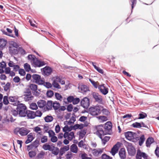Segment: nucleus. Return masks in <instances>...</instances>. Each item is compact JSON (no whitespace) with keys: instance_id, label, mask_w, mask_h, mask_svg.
<instances>
[{"instance_id":"obj_1","label":"nucleus","mask_w":159,"mask_h":159,"mask_svg":"<svg viewBox=\"0 0 159 159\" xmlns=\"http://www.w3.org/2000/svg\"><path fill=\"white\" fill-rule=\"evenodd\" d=\"M28 58L32 64L35 67H39L45 65L44 62L39 60L34 55H29L28 56Z\"/></svg>"},{"instance_id":"obj_2","label":"nucleus","mask_w":159,"mask_h":159,"mask_svg":"<svg viewBox=\"0 0 159 159\" xmlns=\"http://www.w3.org/2000/svg\"><path fill=\"white\" fill-rule=\"evenodd\" d=\"M16 105H17V110L18 111V115L20 117H25L26 116V106L24 104H18V102L15 103Z\"/></svg>"},{"instance_id":"obj_3","label":"nucleus","mask_w":159,"mask_h":159,"mask_svg":"<svg viewBox=\"0 0 159 159\" xmlns=\"http://www.w3.org/2000/svg\"><path fill=\"white\" fill-rule=\"evenodd\" d=\"M18 46L16 43L14 41L10 42L9 47V53L13 54H17L18 53Z\"/></svg>"},{"instance_id":"obj_4","label":"nucleus","mask_w":159,"mask_h":159,"mask_svg":"<svg viewBox=\"0 0 159 159\" xmlns=\"http://www.w3.org/2000/svg\"><path fill=\"white\" fill-rule=\"evenodd\" d=\"M100 106H96L90 107L89 109L90 114L93 116H97L100 114Z\"/></svg>"},{"instance_id":"obj_5","label":"nucleus","mask_w":159,"mask_h":159,"mask_svg":"<svg viewBox=\"0 0 159 159\" xmlns=\"http://www.w3.org/2000/svg\"><path fill=\"white\" fill-rule=\"evenodd\" d=\"M33 81L39 84H43L44 83V79L41 78L40 76L37 74H34L32 76Z\"/></svg>"},{"instance_id":"obj_6","label":"nucleus","mask_w":159,"mask_h":159,"mask_svg":"<svg viewBox=\"0 0 159 159\" xmlns=\"http://www.w3.org/2000/svg\"><path fill=\"white\" fill-rule=\"evenodd\" d=\"M112 124L110 121H107L105 124L104 128V132L106 135H110L112 133Z\"/></svg>"},{"instance_id":"obj_7","label":"nucleus","mask_w":159,"mask_h":159,"mask_svg":"<svg viewBox=\"0 0 159 159\" xmlns=\"http://www.w3.org/2000/svg\"><path fill=\"white\" fill-rule=\"evenodd\" d=\"M103 126L102 125H98L96 127L97 130L96 134L101 139L102 138V136L106 135L104 131L103 130Z\"/></svg>"},{"instance_id":"obj_8","label":"nucleus","mask_w":159,"mask_h":159,"mask_svg":"<svg viewBox=\"0 0 159 159\" xmlns=\"http://www.w3.org/2000/svg\"><path fill=\"white\" fill-rule=\"evenodd\" d=\"M29 132L26 129L24 128H22L20 129L16 128L14 130V132L16 134H19L22 136L26 135L29 133Z\"/></svg>"},{"instance_id":"obj_9","label":"nucleus","mask_w":159,"mask_h":159,"mask_svg":"<svg viewBox=\"0 0 159 159\" xmlns=\"http://www.w3.org/2000/svg\"><path fill=\"white\" fill-rule=\"evenodd\" d=\"M127 139H135L137 138V134L131 131H127L124 133Z\"/></svg>"},{"instance_id":"obj_10","label":"nucleus","mask_w":159,"mask_h":159,"mask_svg":"<svg viewBox=\"0 0 159 159\" xmlns=\"http://www.w3.org/2000/svg\"><path fill=\"white\" fill-rule=\"evenodd\" d=\"M128 144L127 150L129 154L131 156H134L136 153L135 149L131 143H128Z\"/></svg>"},{"instance_id":"obj_11","label":"nucleus","mask_w":159,"mask_h":159,"mask_svg":"<svg viewBox=\"0 0 159 159\" xmlns=\"http://www.w3.org/2000/svg\"><path fill=\"white\" fill-rule=\"evenodd\" d=\"M92 96L95 101L98 103L102 104V97L96 93H93Z\"/></svg>"},{"instance_id":"obj_12","label":"nucleus","mask_w":159,"mask_h":159,"mask_svg":"<svg viewBox=\"0 0 159 159\" xmlns=\"http://www.w3.org/2000/svg\"><path fill=\"white\" fill-rule=\"evenodd\" d=\"M98 89L100 92L103 95H105L108 92V88L105 86L104 84L99 85Z\"/></svg>"},{"instance_id":"obj_13","label":"nucleus","mask_w":159,"mask_h":159,"mask_svg":"<svg viewBox=\"0 0 159 159\" xmlns=\"http://www.w3.org/2000/svg\"><path fill=\"white\" fill-rule=\"evenodd\" d=\"M81 105L84 108H87L89 105V101L86 97L84 98L81 102Z\"/></svg>"},{"instance_id":"obj_14","label":"nucleus","mask_w":159,"mask_h":159,"mask_svg":"<svg viewBox=\"0 0 159 159\" xmlns=\"http://www.w3.org/2000/svg\"><path fill=\"white\" fill-rule=\"evenodd\" d=\"M39 145V140H35L31 144L27 146V150L29 151L30 150L35 149L38 147Z\"/></svg>"},{"instance_id":"obj_15","label":"nucleus","mask_w":159,"mask_h":159,"mask_svg":"<svg viewBox=\"0 0 159 159\" xmlns=\"http://www.w3.org/2000/svg\"><path fill=\"white\" fill-rule=\"evenodd\" d=\"M34 131L38 133L37 135L40 136L41 139H47V137H42V134L41 131V129L38 126H36L33 129Z\"/></svg>"},{"instance_id":"obj_16","label":"nucleus","mask_w":159,"mask_h":159,"mask_svg":"<svg viewBox=\"0 0 159 159\" xmlns=\"http://www.w3.org/2000/svg\"><path fill=\"white\" fill-rule=\"evenodd\" d=\"M24 96V99L26 101H31L34 98V97L32 95L31 92L26 93Z\"/></svg>"},{"instance_id":"obj_17","label":"nucleus","mask_w":159,"mask_h":159,"mask_svg":"<svg viewBox=\"0 0 159 159\" xmlns=\"http://www.w3.org/2000/svg\"><path fill=\"white\" fill-rule=\"evenodd\" d=\"M118 145H119V143H117L114 145L111 149V152L113 156H114L118 151L119 147L118 146Z\"/></svg>"},{"instance_id":"obj_18","label":"nucleus","mask_w":159,"mask_h":159,"mask_svg":"<svg viewBox=\"0 0 159 159\" xmlns=\"http://www.w3.org/2000/svg\"><path fill=\"white\" fill-rule=\"evenodd\" d=\"M43 70L45 75H49L51 73L52 69L49 67H45L43 68Z\"/></svg>"},{"instance_id":"obj_19","label":"nucleus","mask_w":159,"mask_h":159,"mask_svg":"<svg viewBox=\"0 0 159 159\" xmlns=\"http://www.w3.org/2000/svg\"><path fill=\"white\" fill-rule=\"evenodd\" d=\"M119 154L121 159L125 158V151L124 148H121L119 151Z\"/></svg>"},{"instance_id":"obj_20","label":"nucleus","mask_w":159,"mask_h":159,"mask_svg":"<svg viewBox=\"0 0 159 159\" xmlns=\"http://www.w3.org/2000/svg\"><path fill=\"white\" fill-rule=\"evenodd\" d=\"M29 119H33L35 117L34 112L30 111H27L26 116Z\"/></svg>"},{"instance_id":"obj_21","label":"nucleus","mask_w":159,"mask_h":159,"mask_svg":"<svg viewBox=\"0 0 159 159\" xmlns=\"http://www.w3.org/2000/svg\"><path fill=\"white\" fill-rule=\"evenodd\" d=\"M100 111L101 113L102 112L103 115L108 116L110 114V112L108 109L104 108L103 106L101 105L100 106Z\"/></svg>"},{"instance_id":"obj_22","label":"nucleus","mask_w":159,"mask_h":159,"mask_svg":"<svg viewBox=\"0 0 159 159\" xmlns=\"http://www.w3.org/2000/svg\"><path fill=\"white\" fill-rule=\"evenodd\" d=\"M52 101H48L46 103L45 109H46V111L51 110L52 107Z\"/></svg>"},{"instance_id":"obj_23","label":"nucleus","mask_w":159,"mask_h":159,"mask_svg":"<svg viewBox=\"0 0 159 159\" xmlns=\"http://www.w3.org/2000/svg\"><path fill=\"white\" fill-rule=\"evenodd\" d=\"M7 43L6 40L3 39H0V48H4Z\"/></svg>"},{"instance_id":"obj_24","label":"nucleus","mask_w":159,"mask_h":159,"mask_svg":"<svg viewBox=\"0 0 159 159\" xmlns=\"http://www.w3.org/2000/svg\"><path fill=\"white\" fill-rule=\"evenodd\" d=\"M85 126V125L82 124H76L73 126L72 128L73 129L75 130L77 129H82Z\"/></svg>"},{"instance_id":"obj_25","label":"nucleus","mask_w":159,"mask_h":159,"mask_svg":"<svg viewBox=\"0 0 159 159\" xmlns=\"http://www.w3.org/2000/svg\"><path fill=\"white\" fill-rule=\"evenodd\" d=\"M6 66V63L3 61L1 62H0V73L2 74L4 72V71L3 70L5 68Z\"/></svg>"},{"instance_id":"obj_26","label":"nucleus","mask_w":159,"mask_h":159,"mask_svg":"<svg viewBox=\"0 0 159 159\" xmlns=\"http://www.w3.org/2000/svg\"><path fill=\"white\" fill-rule=\"evenodd\" d=\"M38 106L40 108H43L45 106L46 104V101L43 100H40L37 102Z\"/></svg>"},{"instance_id":"obj_27","label":"nucleus","mask_w":159,"mask_h":159,"mask_svg":"<svg viewBox=\"0 0 159 159\" xmlns=\"http://www.w3.org/2000/svg\"><path fill=\"white\" fill-rule=\"evenodd\" d=\"M48 133L49 137L51 138V139H57V137L55 136V133L52 130H49Z\"/></svg>"},{"instance_id":"obj_28","label":"nucleus","mask_w":159,"mask_h":159,"mask_svg":"<svg viewBox=\"0 0 159 159\" xmlns=\"http://www.w3.org/2000/svg\"><path fill=\"white\" fill-rule=\"evenodd\" d=\"M70 151L76 153L78 151V148L75 144H73L70 147Z\"/></svg>"},{"instance_id":"obj_29","label":"nucleus","mask_w":159,"mask_h":159,"mask_svg":"<svg viewBox=\"0 0 159 159\" xmlns=\"http://www.w3.org/2000/svg\"><path fill=\"white\" fill-rule=\"evenodd\" d=\"M102 152V151L100 149L98 150L94 149L93 150V154L96 156H98L99 154H101Z\"/></svg>"},{"instance_id":"obj_30","label":"nucleus","mask_w":159,"mask_h":159,"mask_svg":"<svg viewBox=\"0 0 159 159\" xmlns=\"http://www.w3.org/2000/svg\"><path fill=\"white\" fill-rule=\"evenodd\" d=\"M91 63L92 64V65L93 66L94 68L97 70L98 71L99 73L102 74H103L104 71L102 69L100 68L99 67L95 65H94V63L93 62H91Z\"/></svg>"},{"instance_id":"obj_31","label":"nucleus","mask_w":159,"mask_h":159,"mask_svg":"<svg viewBox=\"0 0 159 159\" xmlns=\"http://www.w3.org/2000/svg\"><path fill=\"white\" fill-rule=\"evenodd\" d=\"M75 117L72 116L71 117L69 120L68 121H65V124H66V122H67V124L69 125H71V124H74V122L75 121Z\"/></svg>"},{"instance_id":"obj_32","label":"nucleus","mask_w":159,"mask_h":159,"mask_svg":"<svg viewBox=\"0 0 159 159\" xmlns=\"http://www.w3.org/2000/svg\"><path fill=\"white\" fill-rule=\"evenodd\" d=\"M44 119L45 122H49L53 120V118L51 116L48 115L44 117Z\"/></svg>"},{"instance_id":"obj_33","label":"nucleus","mask_w":159,"mask_h":159,"mask_svg":"<svg viewBox=\"0 0 159 159\" xmlns=\"http://www.w3.org/2000/svg\"><path fill=\"white\" fill-rule=\"evenodd\" d=\"M89 80L95 88H97L98 87V85H99L98 82H95L91 79H89Z\"/></svg>"},{"instance_id":"obj_34","label":"nucleus","mask_w":159,"mask_h":159,"mask_svg":"<svg viewBox=\"0 0 159 159\" xmlns=\"http://www.w3.org/2000/svg\"><path fill=\"white\" fill-rule=\"evenodd\" d=\"M29 87L32 91H36L37 89L38 86L35 84H31L29 85Z\"/></svg>"},{"instance_id":"obj_35","label":"nucleus","mask_w":159,"mask_h":159,"mask_svg":"<svg viewBox=\"0 0 159 159\" xmlns=\"http://www.w3.org/2000/svg\"><path fill=\"white\" fill-rule=\"evenodd\" d=\"M100 122H103L107 120V117L104 116H99L98 117Z\"/></svg>"},{"instance_id":"obj_36","label":"nucleus","mask_w":159,"mask_h":159,"mask_svg":"<svg viewBox=\"0 0 159 159\" xmlns=\"http://www.w3.org/2000/svg\"><path fill=\"white\" fill-rule=\"evenodd\" d=\"M60 106V104L59 102H55L53 103L52 107L55 110L58 109Z\"/></svg>"},{"instance_id":"obj_37","label":"nucleus","mask_w":159,"mask_h":159,"mask_svg":"<svg viewBox=\"0 0 159 159\" xmlns=\"http://www.w3.org/2000/svg\"><path fill=\"white\" fill-rule=\"evenodd\" d=\"M80 89L81 92H86L88 90V88L85 85H82L80 86Z\"/></svg>"},{"instance_id":"obj_38","label":"nucleus","mask_w":159,"mask_h":159,"mask_svg":"<svg viewBox=\"0 0 159 159\" xmlns=\"http://www.w3.org/2000/svg\"><path fill=\"white\" fill-rule=\"evenodd\" d=\"M24 68L25 71L27 72H29L31 70L30 65L27 63L24 64Z\"/></svg>"},{"instance_id":"obj_39","label":"nucleus","mask_w":159,"mask_h":159,"mask_svg":"<svg viewBox=\"0 0 159 159\" xmlns=\"http://www.w3.org/2000/svg\"><path fill=\"white\" fill-rule=\"evenodd\" d=\"M86 133V131L85 130H81L79 133V139H82L83 138Z\"/></svg>"},{"instance_id":"obj_40","label":"nucleus","mask_w":159,"mask_h":159,"mask_svg":"<svg viewBox=\"0 0 159 159\" xmlns=\"http://www.w3.org/2000/svg\"><path fill=\"white\" fill-rule=\"evenodd\" d=\"M132 126L133 127L136 128H140L142 127L140 123L137 122L133 123Z\"/></svg>"},{"instance_id":"obj_41","label":"nucleus","mask_w":159,"mask_h":159,"mask_svg":"<svg viewBox=\"0 0 159 159\" xmlns=\"http://www.w3.org/2000/svg\"><path fill=\"white\" fill-rule=\"evenodd\" d=\"M18 98L16 96H10L9 98V101L11 102H15L17 101Z\"/></svg>"},{"instance_id":"obj_42","label":"nucleus","mask_w":159,"mask_h":159,"mask_svg":"<svg viewBox=\"0 0 159 159\" xmlns=\"http://www.w3.org/2000/svg\"><path fill=\"white\" fill-rule=\"evenodd\" d=\"M52 84L53 86V87L57 89H61V87L59 85L58 82L53 81Z\"/></svg>"},{"instance_id":"obj_43","label":"nucleus","mask_w":159,"mask_h":159,"mask_svg":"<svg viewBox=\"0 0 159 159\" xmlns=\"http://www.w3.org/2000/svg\"><path fill=\"white\" fill-rule=\"evenodd\" d=\"M142 157V156L141 151L140 150H138L136 156V159H141Z\"/></svg>"},{"instance_id":"obj_44","label":"nucleus","mask_w":159,"mask_h":159,"mask_svg":"<svg viewBox=\"0 0 159 159\" xmlns=\"http://www.w3.org/2000/svg\"><path fill=\"white\" fill-rule=\"evenodd\" d=\"M35 134L34 133H30L28 135V139H34L35 138Z\"/></svg>"},{"instance_id":"obj_45","label":"nucleus","mask_w":159,"mask_h":159,"mask_svg":"<svg viewBox=\"0 0 159 159\" xmlns=\"http://www.w3.org/2000/svg\"><path fill=\"white\" fill-rule=\"evenodd\" d=\"M55 95L56 98L57 100H59L60 101H61L62 100L63 98L62 97L59 93H56L55 94Z\"/></svg>"},{"instance_id":"obj_46","label":"nucleus","mask_w":159,"mask_h":159,"mask_svg":"<svg viewBox=\"0 0 159 159\" xmlns=\"http://www.w3.org/2000/svg\"><path fill=\"white\" fill-rule=\"evenodd\" d=\"M30 108L32 110H37L38 107L36 103H32L30 105Z\"/></svg>"},{"instance_id":"obj_47","label":"nucleus","mask_w":159,"mask_h":159,"mask_svg":"<svg viewBox=\"0 0 159 159\" xmlns=\"http://www.w3.org/2000/svg\"><path fill=\"white\" fill-rule=\"evenodd\" d=\"M3 103L5 105H7L9 103V100L8 97L7 96H5L3 98Z\"/></svg>"},{"instance_id":"obj_48","label":"nucleus","mask_w":159,"mask_h":159,"mask_svg":"<svg viewBox=\"0 0 159 159\" xmlns=\"http://www.w3.org/2000/svg\"><path fill=\"white\" fill-rule=\"evenodd\" d=\"M154 142V140H147L146 144L147 147H149L150 145L152 143Z\"/></svg>"},{"instance_id":"obj_49","label":"nucleus","mask_w":159,"mask_h":159,"mask_svg":"<svg viewBox=\"0 0 159 159\" xmlns=\"http://www.w3.org/2000/svg\"><path fill=\"white\" fill-rule=\"evenodd\" d=\"M72 129V128L69 127L68 126L66 125L63 128V130L64 132H67V131H70Z\"/></svg>"},{"instance_id":"obj_50","label":"nucleus","mask_w":159,"mask_h":159,"mask_svg":"<svg viewBox=\"0 0 159 159\" xmlns=\"http://www.w3.org/2000/svg\"><path fill=\"white\" fill-rule=\"evenodd\" d=\"M43 149L45 150H49L51 148L50 145L47 143L45 144L43 147Z\"/></svg>"},{"instance_id":"obj_51","label":"nucleus","mask_w":159,"mask_h":159,"mask_svg":"<svg viewBox=\"0 0 159 159\" xmlns=\"http://www.w3.org/2000/svg\"><path fill=\"white\" fill-rule=\"evenodd\" d=\"M10 83H7L6 85L3 87L5 91H7L10 89Z\"/></svg>"},{"instance_id":"obj_52","label":"nucleus","mask_w":159,"mask_h":159,"mask_svg":"<svg viewBox=\"0 0 159 159\" xmlns=\"http://www.w3.org/2000/svg\"><path fill=\"white\" fill-rule=\"evenodd\" d=\"M54 94L53 92L52 91H48L47 92V95L48 97L51 98L52 97Z\"/></svg>"},{"instance_id":"obj_53","label":"nucleus","mask_w":159,"mask_h":159,"mask_svg":"<svg viewBox=\"0 0 159 159\" xmlns=\"http://www.w3.org/2000/svg\"><path fill=\"white\" fill-rule=\"evenodd\" d=\"M36 154L35 152L34 151H31L29 152V156L31 158H32L35 157Z\"/></svg>"},{"instance_id":"obj_54","label":"nucleus","mask_w":159,"mask_h":159,"mask_svg":"<svg viewBox=\"0 0 159 159\" xmlns=\"http://www.w3.org/2000/svg\"><path fill=\"white\" fill-rule=\"evenodd\" d=\"M74 138V133L73 132L69 133L68 139H73Z\"/></svg>"},{"instance_id":"obj_55","label":"nucleus","mask_w":159,"mask_h":159,"mask_svg":"<svg viewBox=\"0 0 159 159\" xmlns=\"http://www.w3.org/2000/svg\"><path fill=\"white\" fill-rule=\"evenodd\" d=\"M46 87L49 88H50L52 87V84L51 83L49 82H45V81H44V83L43 84Z\"/></svg>"},{"instance_id":"obj_56","label":"nucleus","mask_w":159,"mask_h":159,"mask_svg":"<svg viewBox=\"0 0 159 159\" xmlns=\"http://www.w3.org/2000/svg\"><path fill=\"white\" fill-rule=\"evenodd\" d=\"M59 152V149L58 148H56L52 151V153L55 155H57L58 154Z\"/></svg>"},{"instance_id":"obj_57","label":"nucleus","mask_w":159,"mask_h":159,"mask_svg":"<svg viewBox=\"0 0 159 159\" xmlns=\"http://www.w3.org/2000/svg\"><path fill=\"white\" fill-rule=\"evenodd\" d=\"M35 116L41 117L42 114V113L39 110L35 112H34Z\"/></svg>"},{"instance_id":"obj_58","label":"nucleus","mask_w":159,"mask_h":159,"mask_svg":"<svg viewBox=\"0 0 159 159\" xmlns=\"http://www.w3.org/2000/svg\"><path fill=\"white\" fill-rule=\"evenodd\" d=\"M61 78L60 77L56 76L53 77L52 79L53 81L58 82L60 81Z\"/></svg>"},{"instance_id":"obj_59","label":"nucleus","mask_w":159,"mask_h":159,"mask_svg":"<svg viewBox=\"0 0 159 159\" xmlns=\"http://www.w3.org/2000/svg\"><path fill=\"white\" fill-rule=\"evenodd\" d=\"M80 99L79 98H74L72 103L74 104H77L80 102Z\"/></svg>"},{"instance_id":"obj_60","label":"nucleus","mask_w":159,"mask_h":159,"mask_svg":"<svg viewBox=\"0 0 159 159\" xmlns=\"http://www.w3.org/2000/svg\"><path fill=\"white\" fill-rule=\"evenodd\" d=\"M11 113L14 116H16L18 114V111L17 110L12 109L11 111Z\"/></svg>"},{"instance_id":"obj_61","label":"nucleus","mask_w":159,"mask_h":159,"mask_svg":"<svg viewBox=\"0 0 159 159\" xmlns=\"http://www.w3.org/2000/svg\"><path fill=\"white\" fill-rule=\"evenodd\" d=\"M73 157V154L71 152H68L66 155V157L67 159H71Z\"/></svg>"},{"instance_id":"obj_62","label":"nucleus","mask_w":159,"mask_h":159,"mask_svg":"<svg viewBox=\"0 0 159 159\" xmlns=\"http://www.w3.org/2000/svg\"><path fill=\"white\" fill-rule=\"evenodd\" d=\"M19 73L21 75L24 76L25 75V72L23 69H20L19 70Z\"/></svg>"},{"instance_id":"obj_63","label":"nucleus","mask_w":159,"mask_h":159,"mask_svg":"<svg viewBox=\"0 0 159 159\" xmlns=\"http://www.w3.org/2000/svg\"><path fill=\"white\" fill-rule=\"evenodd\" d=\"M102 159H112V157L106 154H103L102 155Z\"/></svg>"},{"instance_id":"obj_64","label":"nucleus","mask_w":159,"mask_h":159,"mask_svg":"<svg viewBox=\"0 0 159 159\" xmlns=\"http://www.w3.org/2000/svg\"><path fill=\"white\" fill-rule=\"evenodd\" d=\"M18 52H19L20 53L22 54H26L25 51L21 48H19L18 49Z\"/></svg>"}]
</instances>
